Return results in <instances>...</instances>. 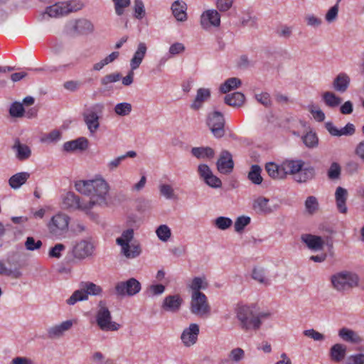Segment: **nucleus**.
Masks as SVG:
<instances>
[{
    "label": "nucleus",
    "mask_w": 364,
    "mask_h": 364,
    "mask_svg": "<svg viewBox=\"0 0 364 364\" xmlns=\"http://www.w3.org/2000/svg\"><path fill=\"white\" fill-rule=\"evenodd\" d=\"M158 237L164 242H166L171 235L170 228L166 225H161L156 230Z\"/></svg>",
    "instance_id": "3c124183"
},
{
    "label": "nucleus",
    "mask_w": 364,
    "mask_h": 364,
    "mask_svg": "<svg viewBox=\"0 0 364 364\" xmlns=\"http://www.w3.org/2000/svg\"><path fill=\"white\" fill-rule=\"evenodd\" d=\"M62 138V132L58 129H53L49 133L44 134L40 139L41 143L55 144Z\"/></svg>",
    "instance_id": "ea45409f"
},
{
    "label": "nucleus",
    "mask_w": 364,
    "mask_h": 364,
    "mask_svg": "<svg viewBox=\"0 0 364 364\" xmlns=\"http://www.w3.org/2000/svg\"><path fill=\"white\" fill-rule=\"evenodd\" d=\"M95 321L103 331H117L121 328L119 323L112 321L111 312L104 300H101L97 304Z\"/></svg>",
    "instance_id": "f03ea898"
},
{
    "label": "nucleus",
    "mask_w": 364,
    "mask_h": 364,
    "mask_svg": "<svg viewBox=\"0 0 364 364\" xmlns=\"http://www.w3.org/2000/svg\"><path fill=\"white\" fill-rule=\"evenodd\" d=\"M70 220V218L65 213L55 214L47 225L49 233L55 238L64 237L68 231Z\"/></svg>",
    "instance_id": "423d86ee"
},
{
    "label": "nucleus",
    "mask_w": 364,
    "mask_h": 364,
    "mask_svg": "<svg viewBox=\"0 0 364 364\" xmlns=\"http://www.w3.org/2000/svg\"><path fill=\"white\" fill-rule=\"evenodd\" d=\"M225 102L231 107H240L243 105L245 101L244 94L240 92H235L232 94H228L225 97Z\"/></svg>",
    "instance_id": "c85d7f7f"
},
{
    "label": "nucleus",
    "mask_w": 364,
    "mask_h": 364,
    "mask_svg": "<svg viewBox=\"0 0 364 364\" xmlns=\"http://www.w3.org/2000/svg\"><path fill=\"white\" fill-rule=\"evenodd\" d=\"M305 208L309 215H314L318 210L319 204L315 196H308L305 200Z\"/></svg>",
    "instance_id": "c03bdc74"
},
{
    "label": "nucleus",
    "mask_w": 364,
    "mask_h": 364,
    "mask_svg": "<svg viewBox=\"0 0 364 364\" xmlns=\"http://www.w3.org/2000/svg\"><path fill=\"white\" fill-rule=\"evenodd\" d=\"M241 84L242 82L239 78L230 77L220 85V90L223 93H227L231 90L238 87Z\"/></svg>",
    "instance_id": "79ce46f5"
},
{
    "label": "nucleus",
    "mask_w": 364,
    "mask_h": 364,
    "mask_svg": "<svg viewBox=\"0 0 364 364\" xmlns=\"http://www.w3.org/2000/svg\"><path fill=\"white\" fill-rule=\"evenodd\" d=\"M265 170L268 175L273 179H282L286 178L282 164L279 166L274 162H268L265 165Z\"/></svg>",
    "instance_id": "bb28decb"
},
{
    "label": "nucleus",
    "mask_w": 364,
    "mask_h": 364,
    "mask_svg": "<svg viewBox=\"0 0 364 364\" xmlns=\"http://www.w3.org/2000/svg\"><path fill=\"white\" fill-rule=\"evenodd\" d=\"M62 205L66 210H78L87 215L91 214V197L87 200H84L73 192H68L63 198Z\"/></svg>",
    "instance_id": "0eeeda50"
},
{
    "label": "nucleus",
    "mask_w": 364,
    "mask_h": 364,
    "mask_svg": "<svg viewBox=\"0 0 364 364\" xmlns=\"http://www.w3.org/2000/svg\"><path fill=\"white\" fill-rule=\"evenodd\" d=\"M333 287L338 291L350 290L358 286V276L348 271L337 272L331 277Z\"/></svg>",
    "instance_id": "7ed1b4c3"
},
{
    "label": "nucleus",
    "mask_w": 364,
    "mask_h": 364,
    "mask_svg": "<svg viewBox=\"0 0 364 364\" xmlns=\"http://www.w3.org/2000/svg\"><path fill=\"white\" fill-rule=\"evenodd\" d=\"M92 364H113V361L101 352H95L92 354Z\"/></svg>",
    "instance_id": "13d9d810"
},
{
    "label": "nucleus",
    "mask_w": 364,
    "mask_h": 364,
    "mask_svg": "<svg viewBox=\"0 0 364 364\" xmlns=\"http://www.w3.org/2000/svg\"><path fill=\"white\" fill-rule=\"evenodd\" d=\"M283 170L285 172V177L290 174L295 176L301 168L304 167V162L302 160H285L282 162Z\"/></svg>",
    "instance_id": "393cba45"
},
{
    "label": "nucleus",
    "mask_w": 364,
    "mask_h": 364,
    "mask_svg": "<svg viewBox=\"0 0 364 364\" xmlns=\"http://www.w3.org/2000/svg\"><path fill=\"white\" fill-rule=\"evenodd\" d=\"M269 199L260 196L255 199L253 202V209L259 214H269L272 212L271 208L268 205Z\"/></svg>",
    "instance_id": "2f4dec72"
},
{
    "label": "nucleus",
    "mask_w": 364,
    "mask_h": 364,
    "mask_svg": "<svg viewBox=\"0 0 364 364\" xmlns=\"http://www.w3.org/2000/svg\"><path fill=\"white\" fill-rule=\"evenodd\" d=\"M114 6V11L117 16H121L124 14L125 9L129 7L131 1L130 0H112Z\"/></svg>",
    "instance_id": "de8ad7c7"
},
{
    "label": "nucleus",
    "mask_w": 364,
    "mask_h": 364,
    "mask_svg": "<svg viewBox=\"0 0 364 364\" xmlns=\"http://www.w3.org/2000/svg\"><path fill=\"white\" fill-rule=\"evenodd\" d=\"M323 100L326 106L334 108L338 107L342 102V99L334 92L326 91L322 95Z\"/></svg>",
    "instance_id": "e433bc0d"
},
{
    "label": "nucleus",
    "mask_w": 364,
    "mask_h": 364,
    "mask_svg": "<svg viewBox=\"0 0 364 364\" xmlns=\"http://www.w3.org/2000/svg\"><path fill=\"white\" fill-rule=\"evenodd\" d=\"M245 357V351L240 348L232 349L229 353V359L234 362H239Z\"/></svg>",
    "instance_id": "e2e57ef3"
},
{
    "label": "nucleus",
    "mask_w": 364,
    "mask_h": 364,
    "mask_svg": "<svg viewBox=\"0 0 364 364\" xmlns=\"http://www.w3.org/2000/svg\"><path fill=\"white\" fill-rule=\"evenodd\" d=\"M262 168L259 165L254 164L250 167L247 178L255 185H260L263 181L261 175Z\"/></svg>",
    "instance_id": "c9c22d12"
},
{
    "label": "nucleus",
    "mask_w": 364,
    "mask_h": 364,
    "mask_svg": "<svg viewBox=\"0 0 364 364\" xmlns=\"http://www.w3.org/2000/svg\"><path fill=\"white\" fill-rule=\"evenodd\" d=\"M326 129L328 130L331 136H351L355 132V129L353 124L348 123L344 127L338 129L331 122H328L325 124Z\"/></svg>",
    "instance_id": "f3484780"
},
{
    "label": "nucleus",
    "mask_w": 364,
    "mask_h": 364,
    "mask_svg": "<svg viewBox=\"0 0 364 364\" xmlns=\"http://www.w3.org/2000/svg\"><path fill=\"white\" fill-rule=\"evenodd\" d=\"M303 142L309 148H314L318 146V139L315 132H307L302 138Z\"/></svg>",
    "instance_id": "a18cd8bd"
},
{
    "label": "nucleus",
    "mask_w": 364,
    "mask_h": 364,
    "mask_svg": "<svg viewBox=\"0 0 364 364\" xmlns=\"http://www.w3.org/2000/svg\"><path fill=\"white\" fill-rule=\"evenodd\" d=\"M210 96V92L206 88H199L197 90L196 98L191 105L193 109L198 110L200 109L203 102L206 101Z\"/></svg>",
    "instance_id": "c756f323"
},
{
    "label": "nucleus",
    "mask_w": 364,
    "mask_h": 364,
    "mask_svg": "<svg viewBox=\"0 0 364 364\" xmlns=\"http://www.w3.org/2000/svg\"><path fill=\"white\" fill-rule=\"evenodd\" d=\"M341 173V167L337 162H333L328 171L327 175L329 179L336 180L338 179Z\"/></svg>",
    "instance_id": "09e8293b"
},
{
    "label": "nucleus",
    "mask_w": 364,
    "mask_h": 364,
    "mask_svg": "<svg viewBox=\"0 0 364 364\" xmlns=\"http://www.w3.org/2000/svg\"><path fill=\"white\" fill-rule=\"evenodd\" d=\"M134 16L137 19H141L145 16L144 5L142 0H134Z\"/></svg>",
    "instance_id": "bf43d9fd"
},
{
    "label": "nucleus",
    "mask_w": 364,
    "mask_h": 364,
    "mask_svg": "<svg viewBox=\"0 0 364 364\" xmlns=\"http://www.w3.org/2000/svg\"><path fill=\"white\" fill-rule=\"evenodd\" d=\"M71 320L65 321L60 324L55 325L47 329L48 337L50 339L60 338L63 333L73 326Z\"/></svg>",
    "instance_id": "aec40b11"
},
{
    "label": "nucleus",
    "mask_w": 364,
    "mask_h": 364,
    "mask_svg": "<svg viewBox=\"0 0 364 364\" xmlns=\"http://www.w3.org/2000/svg\"><path fill=\"white\" fill-rule=\"evenodd\" d=\"M114 289L119 296H132L140 291L141 284L135 278H130L125 282L117 283Z\"/></svg>",
    "instance_id": "9b49d317"
},
{
    "label": "nucleus",
    "mask_w": 364,
    "mask_h": 364,
    "mask_svg": "<svg viewBox=\"0 0 364 364\" xmlns=\"http://www.w3.org/2000/svg\"><path fill=\"white\" fill-rule=\"evenodd\" d=\"M303 333L305 336L309 337L314 341H323L324 339V336L314 329L305 330Z\"/></svg>",
    "instance_id": "338daca9"
},
{
    "label": "nucleus",
    "mask_w": 364,
    "mask_h": 364,
    "mask_svg": "<svg viewBox=\"0 0 364 364\" xmlns=\"http://www.w3.org/2000/svg\"><path fill=\"white\" fill-rule=\"evenodd\" d=\"M217 168L219 172L223 174L230 173L234 168V162L231 154L226 150L220 153L217 161Z\"/></svg>",
    "instance_id": "4468645a"
},
{
    "label": "nucleus",
    "mask_w": 364,
    "mask_h": 364,
    "mask_svg": "<svg viewBox=\"0 0 364 364\" xmlns=\"http://www.w3.org/2000/svg\"><path fill=\"white\" fill-rule=\"evenodd\" d=\"M250 221L251 219L248 216L242 215L238 217L235 222V230L237 232H242L250 223Z\"/></svg>",
    "instance_id": "603ef678"
},
{
    "label": "nucleus",
    "mask_w": 364,
    "mask_h": 364,
    "mask_svg": "<svg viewBox=\"0 0 364 364\" xmlns=\"http://www.w3.org/2000/svg\"><path fill=\"white\" fill-rule=\"evenodd\" d=\"M348 191L346 188L338 186L335 192V199L336 208L339 213L346 214L348 212L346 201L348 198Z\"/></svg>",
    "instance_id": "412c9836"
},
{
    "label": "nucleus",
    "mask_w": 364,
    "mask_h": 364,
    "mask_svg": "<svg viewBox=\"0 0 364 364\" xmlns=\"http://www.w3.org/2000/svg\"><path fill=\"white\" fill-rule=\"evenodd\" d=\"M301 240L309 250L320 251L323 249V238L321 236L312 234H303L301 236Z\"/></svg>",
    "instance_id": "a211bd4d"
},
{
    "label": "nucleus",
    "mask_w": 364,
    "mask_h": 364,
    "mask_svg": "<svg viewBox=\"0 0 364 364\" xmlns=\"http://www.w3.org/2000/svg\"><path fill=\"white\" fill-rule=\"evenodd\" d=\"M206 123L215 137L222 138L225 135V120L220 112L214 111L209 113Z\"/></svg>",
    "instance_id": "9d476101"
},
{
    "label": "nucleus",
    "mask_w": 364,
    "mask_h": 364,
    "mask_svg": "<svg viewBox=\"0 0 364 364\" xmlns=\"http://www.w3.org/2000/svg\"><path fill=\"white\" fill-rule=\"evenodd\" d=\"M80 9L74 2H59L52 6H48L46 10V14L50 17H59L70 12L76 11Z\"/></svg>",
    "instance_id": "f8f14e48"
},
{
    "label": "nucleus",
    "mask_w": 364,
    "mask_h": 364,
    "mask_svg": "<svg viewBox=\"0 0 364 364\" xmlns=\"http://www.w3.org/2000/svg\"><path fill=\"white\" fill-rule=\"evenodd\" d=\"M346 347L340 343L333 345L330 349V356L333 361L340 362L346 356Z\"/></svg>",
    "instance_id": "72a5a7b5"
},
{
    "label": "nucleus",
    "mask_w": 364,
    "mask_h": 364,
    "mask_svg": "<svg viewBox=\"0 0 364 364\" xmlns=\"http://www.w3.org/2000/svg\"><path fill=\"white\" fill-rule=\"evenodd\" d=\"M192 290V294L202 293L201 289H206L208 287V283L205 277H196L192 279L189 286Z\"/></svg>",
    "instance_id": "58836bf2"
},
{
    "label": "nucleus",
    "mask_w": 364,
    "mask_h": 364,
    "mask_svg": "<svg viewBox=\"0 0 364 364\" xmlns=\"http://www.w3.org/2000/svg\"><path fill=\"white\" fill-rule=\"evenodd\" d=\"M90 294H91V282H88L84 283L80 289L75 291L66 302L68 305H74L77 301L87 300Z\"/></svg>",
    "instance_id": "dca6fc26"
},
{
    "label": "nucleus",
    "mask_w": 364,
    "mask_h": 364,
    "mask_svg": "<svg viewBox=\"0 0 364 364\" xmlns=\"http://www.w3.org/2000/svg\"><path fill=\"white\" fill-rule=\"evenodd\" d=\"M338 336L344 341L354 344H359L363 341L362 338L355 331L347 328H341L338 331Z\"/></svg>",
    "instance_id": "cd10ccee"
},
{
    "label": "nucleus",
    "mask_w": 364,
    "mask_h": 364,
    "mask_svg": "<svg viewBox=\"0 0 364 364\" xmlns=\"http://www.w3.org/2000/svg\"><path fill=\"white\" fill-rule=\"evenodd\" d=\"M199 332V326L196 323H191L188 328H185L181 336L184 346L190 347L195 344L198 340Z\"/></svg>",
    "instance_id": "2eb2a0df"
},
{
    "label": "nucleus",
    "mask_w": 364,
    "mask_h": 364,
    "mask_svg": "<svg viewBox=\"0 0 364 364\" xmlns=\"http://www.w3.org/2000/svg\"><path fill=\"white\" fill-rule=\"evenodd\" d=\"M114 112L119 116H127L132 112V105L128 102L118 103L114 107Z\"/></svg>",
    "instance_id": "8fccbe9b"
},
{
    "label": "nucleus",
    "mask_w": 364,
    "mask_h": 364,
    "mask_svg": "<svg viewBox=\"0 0 364 364\" xmlns=\"http://www.w3.org/2000/svg\"><path fill=\"white\" fill-rule=\"evenodd\" d=\"M252 278L261 284H268V281L264 276V270L263 268L255 267L252 274Z\"/></svg>",
    "instance_id": "5fc2aeb1"
},
{
    "label": "nucleus",
    "mask_w": 364,
    "mask_h": 364,
    "mask_svg": "<svg viewBox=\"0 0 364 364\" xmlns=\"http://www.w3.org/2000/svg\"><path fill=\"white\" fill-rule=\"evenodd\" d=\"M308 109L315 120L319 122L324 121L325 114L321 109L314 105H309Z\"/></svg>",
    "instance_id": "4d7b16f0"
},
{
    "label": "nucleus",
    "mask_w": 364,
    "mask_h": 364,
    "mask_svg": "<svg viewBox=\"0 0 364 364\" xmlns=\"http://www.w3.org/2000/svg\"><path fill=\"white\" fill-rule=\"evenodd\" d=\"M347 364H364V354L358 353L350 356L348 358Z\"/></svg>",
    "instance_id": "774afa93"
},
{
    "label": "nucleus",
    "mask_w": 364,
    "mask_h": 364,
    "mask_svg": "<svg viewBox=\"0 0 364 364\" xmlns=\"http://www.w3.org/2000/svg\"><path fill=\"white\" fill-rule=\"evenodd\" d=\"M88 146V141L85 137L81 136L75 140H72L64 143L63 149L67 152L74 151H83Z\"/></svg>",
    "instance_id": "5701e85b"
},
{
    "label": "nucleus",
    "mask_w": 364,
    "mask_h": 364,
    "mask_svg": "<svg viewBox=\"0 0 364 364\" xmlns=\"http://www.w3.org/2000/svg\"><path fill=\"white\" fill-rule=\"evenodd\" d=\"M237 318L240 321L241 328L246 331L258 330L262 324V319L269 317V313L259 312L255 306L241 305L236 309Z\"/></svg>",
    "instance_id": "f257e3e1"
},
{
    "label": "nucleus",
    "mask_w": 364,
    "mask_h": 364,
    "mask_svg": "<svg viewBox=\"0 0 364 364\" xmlns=\"http://www.w3.org/2000/svg\"><path fill=\"white\" fill-rule=\"evenodd\" d=\"M51 51L56 55H59L65 50V43L62 41H55L50 44Z\"/></svg>",
    "instance_id": "69168bd1"
},
{
    "label": "nucleus",
    "mask_w": 364,
    "mask_h": 364,
    "mask_svg": "<svg viewBox=\"0 0 364 364\" xmlns=\"http://www.w3.org/2000/svg\"><path fill=\"white\" fill-rule=\"evenodd\" d=\"M29 177L30 173L28 172L17 173L9 178V186L14 189H18L26 182Z\"/></svg>",
    "instance_id": "473e14b6"
},
{
    "label": "nucleus",
    "mask_w": 364,
    "mask_h": 364,
    "mask_svg": "<svg viewBox=\"0 0 364 364\" xmlns=\"http://www.w3.org/2000/svg\"><path fill=\"white\" fill-rule=\"evenodd\" d=\"M109 186L101 176H96L92 179V206H106L108 205Z\"/></svg>",
    "instance_id": "20e7f679"
},
{
    "label": "nucleus",
    "mask_w": 364,
    "mask_h": 364,
    "mask_svg": "<svg viewBox=\"0 0 364 364\" xmlns=\"http://www.w3.org/2000/svg\"><path fill=\"white\" fill-rule=\"evenodd\" d=\"M191 154L197 159H212L215 155L214 150L210 147H194L191 149Z\"/></svg>",
    "instance_id": "4c0bfd02"
},
{
    "label": "nucleus",
    "mask_w": 364,
    "mask_h": 364,
    "mask_svg": "<svg viewBox=\"0 0 364 364\" xmlns=\"http://www.w3.org/2000/svg\"><path fill=\"white\" fill-rule=\"evenodd\" d=\"M91 27V23L86 19L77 20L73 28L78 34L87 33Z\"/></svg>",
    "instance_id": "37998d69"
},
{
    "label": "nucleus",
    "mask_w": 364,
    "mask_h": 364,
    "mask_svg": "<svg viewBox=\"0 0 364 364\" xmlns=\"http://www.w3.org/2000/svg\"><path fill=\"white\" fill-rule=\"evenodd\" d=\"M350 79L349 76L344 73L338 74L333 80V88L341 93L345 92L350 85Z\"/></svg>",
    "instance_id": "b1692460"
},
{
    "label": "nucleus",
    "mask_w": 364,
    "mask_h": 364,
    "mask_svg": "<svg viewBox=\"0 0 364 364\" xmlns=\"http://www.w3.org/2000/svg\"><path fill=\"white\" fill-rule=\"evenodd\" d=\"M255 99L266 107H269L272 104L270 95L267 92L255 95Z\"/></svg>",
    "instance_id": "0e129e2a"
},
{
    "label": "nucleus",
    "mask_w": 364,
    "mask_h": 364,
    "mask_svg": "<svg viewBox=\"0 0 364 364\" xmlns=\"http://www.w3.org/2000/svg\"><path fill=\"white\" fill-rule=\"evenodd\" d=\"M25 109L22 103L19 102H13L9 108V114L12 117H21L23 116Z\"/></svg>",
    "instance_id": "49530a36"
},
{
    "label": "nucleus",
    "mask_w": 364,
    "mask_h": 364,
    "mask_svg": "<svg viewBox=\"0 0 364 364\" xmlns=\"http://www.w3.org/2000/svg\"><path fill=\"white\" fill-rule=\"evenodd\" d=\"M134 238V230L132 228L122 232L121 237L117 238L116 242L121 246V253L129 259H133L138 257L141 252V247L138 245H130L129 242Z\"/></svg>",
    "instance_id": "39448f33"
},
{
    "label": "nucleus",
    "mask_w": 364,
    "mask_h": 364,
    "mask_svg": "<svg viewBox=\"0 0 364 364\" xmlns=\"http://www.w3.org/2000/svg\"><path fill=\"white\" fill-rule=\"evenodd\" d=\"M160 193L166 199L176 198L173 188L168 184H162L159 186Z\"/></svg>",
    "instance_id": "052dcab7"
},
{
    "label": "nucleus",
    "mask_w": 364,
    "mask_h": 364,
    "mask_svg": "<svg viewBox=\"0 0 364 364\" xmlns=\"http://www.w3.org/2000/svg\"><path fill=\"white\" fill-rule=\"evenodd\" d=\"M76 191L82 195L90 196L91 194V180H80L75 182Z\"/></svg>",
    "instance_id": "a19ab883"
},
{
    "label": "nucleus",
    "mask_w": 364,
    "mask_h": 364,
    "mask_svg": "<svg viewBox=\"0 0 364 364\" xmlns=\"http://www.w3.org/2000/svg\"><path fill=\"white\" fill-rule=\"evenodd\" d=\"M214 223L218 229L225 230L232 225V221L230 218L220 216L215 220Z\"/></svg>",
    "instance_id": "864d4df0"
},
{
    "label": "nucleus",
    "mask_w": 364,
    "mask_h": 364,
    "mask_svg": "<svg viewBox=\"0 0 364 364\" xmlns=\"http://www.w3.org/2000/svg\"><path fill=\"white\" fill-rule=\"evenodd\" d=\"M186 4L181 0L175 1L171 5L173 16L178 21H185L187 19Z\"/></svg>",
    "instance_id": "a878e982"
},
{
    "label": "nucleus",
    "mask_w": 364,
    "mask_h": 364,
    "mask_svg": "<svg viewBox=\"0 0 364 364\" xmlns=\"http://www.w3.org/2000/svg\"><path fill=\"white\" fill-rule=\"evenodd\" d=\"M183 303V299L178 294L168 295L165 297L161 305L162 309L169 312H177Z\"/></svg>",
    "instance_id": "6ab92c4d"
},
{
    "label": "nucleus",
    "mask_w": 364,
    "mask_h": 364,
    "mask_svg": "<svg viewBox=\"0 0 364 364\" xmlns=\"http://www.w3.org/2000/svg\"><path fill=\"white\" fill-rule=\"evenodd\" d=\"M43 243L41 240H36L33 237H28L25 242V247L28 250L34 251L40 249Z\"/></svg>",
    "instance_id": "6e6d98bb"
},
{
    "label": "nucleus",
    "mask_w": 364,
    "mask_h": 364,
    "mask_svg": "<svg viewBox=\"0 0 364 364\" xmlns=\"http://www.w3.org/2000/svg\"><path fill=\"white\" fill-rule=\"evenodd\" d=\"M12 149L15 151L16 157L18 161H24L28 159L31 156V149L30 147L25 144H21L18 139L15 140L14 144L12 146Z\"/></svg>",
    "instance_id": "4be33fe9"
},
{
    "label": "nucleus",
    "mask_w": 364,
    "mask_h": 364,
    "mask_svg": "<svg viewBox=\"0 0 364 364\" xmlns=\"http://www.w3.org/2000/svg\"><path fill=\"white\" fill-rule=\"evenodd\" d=\"M200 25L205 30L211 27H218L220 25V15L215 9L205 11L200 16Z\"/></svg>",
    "instance_id": "ddd939ff"
},
{
    "label": "nucleus",
    "mask_w": 364,
    "mask_h": 364,
    "mask_svg": "<svg viewBox=\"0 0 364 364\" xmlns=\"http://www.w3.org/2000/svg\"><path fill=\"white\" fill-rule=\"evenodd\" d=\"M147 51V47L145 43L141 42L138 44L137 49L134 53L130 60L131 70L128 75L122 78V84L125 86L130 85L134 80V70L137 69L141 65Z\"/></svg>",
    "instance_id": "1a4fd4ad"
},
{
    "label": "nucleus",
    "mask_w": 364,
    "mask_h": 364,
    "mask_svg": "<svg viewBox=\"0 0 364 364\" xmlns=\"http://www.w3.org/2000/svg\"><path fill=\"white\" fill-rule=\"evenodd\" d=\"M65 249V246L63 244L58 243L50 249L48 255L50 257L59 259L62 256L61 252Z\"/></svg>",
    "instance_id": "680f3d73"
},
{
    "label": "nucleus",
    "mask_w": 364,
    "mask_h": 364,
    "mask_svg": "<svg viewBox=\"0 0 364 364\" xmlns=\"http://www.w3.org/2000/svg\"><path fill=\"white\" fill-rule=\"evenodd\" d=\"M315 176V170L312 166L301 168V170L294 176V180L298 183H306Z\"/></svg>",
    "instance_id": "7c9ffc66"
},
{
    "label": "nucleus",
    "mask_w": 364,
    "mask_h": 364,
    "mask_svg": "<svg viewBox=\"0 0 364 364\" xmlns=\"http://www.w3.org/2000/svg\"><path fill=\"white\" fill-rule=\"evenodd\" d=\"M89 242L82 240L77 243L73 248V255L78 259H83L89 255Z\"/></svg>",
    "instance_id": "f704fd0d"
},
{
    "label": "nucleus",
    "mask_w": 364,
    "mask_h": 364,
    "mask_svg": "<svg viewBox=\"0 0 364 364\" xmlns=\"http://www.w3.org/2000/svg\"><path fill=\"white\" fill-rule=\"evenodd\" d=\"M191 312L199 317H207L210 314V306L203 293L191 294Z\"/></svg>",
    "instance_id": "6e6552de"
}]
</instances>
